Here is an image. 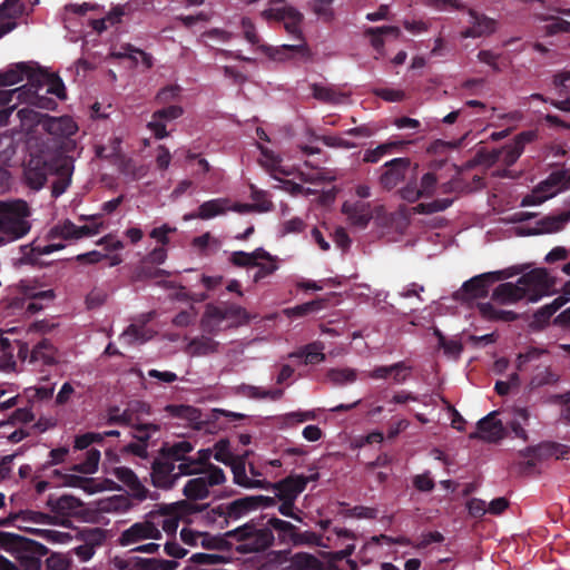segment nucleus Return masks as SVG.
<instances>
[{
    "mask_svg": "<svg viewBox=\"0 0 570 570\" xmlns=\"http://www.w3.org/2000/svg\"><path fill=\"white\" fill-rule=\"evenodd\" d=\"M553 282L546 268H534L523 274L515 284L502 283L492 293V298L501 304L517 303L527 298L531 303L549 295Z\"/></svg>",
    "mask_w": 570,
    "mask_h": 570,
    "instance_id": "1",
    "label": "nucleus"
},
{
    "mask_svg": "<svg viewBox=\"0 0 570 570\" xmlns=\"http://www.w3.org/2000/svg\"><path fill=\"white\" fill-rule=\"evenodd\" d=\"M261 16L268 23L283 22L286 32L299 41L297 45H283L281 47L279 50L285 51L287 57L298 55L306 60L311 58V50L303 37L304 14L301 11L287 4L286 0H268V8L264 9Z\"/></svg>",
    "mask_w": 570,
    "mask_h": 570,
    "instance_id": "2",
    "label": "nucleus"
},
{
    "mask_svg": "<svg viewBox=\"0 0 570 570\" xmlns=\"http://www.w3.org/2000/svg\"><path fill=\"white\" fill-rule=\"evenodd\" d=\"M265 517L250 519L248 522L225 532V535L235 540L239 553H258L269 549L275 541Z\"/></svg>",
    "mask_w": 570,
    "mask_h": 570,
    "instance_id": "3",
    "label": "nucleus"
},
{
    "mask_svg": "<svg viewBox=\"0 0 570 570\" xmlns=\"http://www.w3.org/2000/svg\"><path fill=\"white\" fill-rule=\"evenodd\" d=\"M30 207L22 199L0 200V245L24 237L31 229Z\"/></svg>",
    "mask_w": 570,
    "mask_h": 570,
    "instance_id": "4",
    "label": "nucleus"
},
{
    "mask_svg": "<svg viewBox=\"0 0 570 570\" xmlns=\"http://www.w3.org/2000/svg\"><path fill=\"white\" fill-rule=\"evenodd\" d=\"M63 155L60 149L48 147L31 153L23 168L24 184L33 190H40L46 185L48 177L53 175L58 159H62Z\"/></svg>",
    "mask_w": 570,
    "mask_h": 570,
    "instance_id": "5",
    "label": "nucleus"
},
{
    "mask_svg": "<svg viewBox=\"0 0 570 570\" xmlns=\"http://www.w3.org/2000/svg\"><path fill=\"white\" fill-rule=\"evenodd\" d=\"M546 354L547 351L543 348L530 347L517 356L515 367L519 372H525L529 368L533 370L529 382L530 390L550 385L558 381V375L551 371L550 366L541 362V357Z\"/></svg>",
    "mask_w": 570,
    "mask_h": 570,
    "instance_id": "6",
    "label": "nucleus"
},
{
    "mask_svg": "<svg viewBox=\"0 0 570 570\" xmlns=\"http://www.w3.org/2000/svg\"><path fill=\"white\" fill-rule=\"evenodd\" d=\"M0 548L11 553L20 561V557L35 558L47 556L49 550L42 543L17 533L0 531Z\"/></svg>",
    "mask_w": 570,
    "mask_h": 570,
    "instance_id": "7",
    "label": "nucleus"
},
{
    "mask_svg": "<svg viewBox=\"0 0 570 570\" xmlns=\"http://www.w3.org/2000/svg\"><path fill=\"white\" fill-rule=\"evenodd\" d=\"M48 77L49 72L32 70L28 66V72L24 76L28 80L27 85L12 90L0 91V100L4 104H9L14 96H17V100L21 101L28 95H36V92H40L43 88H47Z\"/></svg>",
    "mask_w": 570,
    "mask_h": 570,
    "instance_id": "8",
    "label": "nucleus"
},
{
    "mask_svg": "<svg viewBox=\"0 0 570 570\" xmlns=\"http://www.w3.org/2000/svg\"><path fill=\"white\" fill-rule=\"evenodd\" d=\"M509 276L504 271L488 272L473 276L463 283L461 294L465 299L484 298L488 296L492 284Z\"/></svg>",
    "mask_w": 570,
    "mask_h": 570,
    "instance_id": "9",
    "label": "nucleus"
},
{
    "mask_svg": "<svg viewBox=\"0 0 570 570\" xmlns=\"http://www.w3.org/2000/svg\"><path fill=\"white\" fill-rule=\"evenodd\" d=\"M150 476L153 485L163 490L173 489L176 481L179 479L176 464L160 454L151 462Z\"/></svg>",
    "mask_w": 570,
    "mask_h": 570,
    "instance_id": "10",
    "label": "nucleus"
},
{
    "mask_svg": "<svg viewBox=\"0 0 570 570\" xmlns=\"http://www.w3.org/2000/svg\"><path fill=\"white\" fill-rule=\"evenodd\" d=\"M411 166L410 158L400 157L386 161L382 167L380 185L385 190H392L405 178Z\"/></svg>",
    "mask_w": 570,
    "mask_h": 570,
    "instance_id": "11",
    "label": "nucleus"
},
{
    "mask_svg": "<svg viewBox=\"0 0 570 570\" xmlns=\"http://www.w3.org/2000/svg\"><path fill=\"white\" fill-rule=\"evenodd\" d=\"M497 416L498 411H492L482 417L476 424L478 431L471 433L470 439H481L491 443L502 440L505 436V429Z\"/></svg>",
    "mask_w": 570,
    "mask_h": 570,
    "instance_id": "12",
    "label": "nucleus"
},
{
    "mask_svg": "<svg viewBox=\"0 0 570 570\" xmlns=\"http://www.w3.org/2000/svg\"><path fill=\"white\" fill-rule=\"evenodd\" d=\"M183 114L184 109L178 105H169L158 109L151 115V120L147 124V128L154 134L156 139H164L169 136L166 122L178 119Z\"/></svg>",
    "mask_w": 570,
    "mask_h": 570,
    "instance_id": "13",
    "label": "nucleus"
},
{
    "mask_svg": "<svg viewBox=\"0 0 570 570\" xmlns=\"http://www.w3.org/2000/svg\"><path fill=\"white\" fill-rule=\"evenodd\" d=\"M161 538V532L157 528V525L149 520H145L142 522H136L130 525L128 529L122 531L119 543L124 547L130 546L132 543L139 542L146 539H155L158 540Z\"/></svg>",
    "mask_w": 570,
    "mask_h": 570,
    "instance_id": "14",
    "label": "nucleus"
},
{
    "mask_svg": "<svg viewBox=\"0 0 570 570\" xmlns=\"http://www.w3.org/2000/svg\"><path fill=\"white\" fill-rule=\"evenodd\" d=\"M268 488L276 491V498L279 500L296 501L297 497L306 489V481L302 474H292L275 483L266 481L264 489Z\"/></svg>",
    "mask_w": 570,
    "mask_h": 570,
    "instance_id": "15",
    "label": "nucleus"
},
{
    "mask_svg": "<svg viewBox=\"0 0 570 570\" xmlns=\"http://www.w3.org/2000/svg\"><path fill=\"white\" fill-rule=\"evenodd\" d=\"M561 448H563V445L547 442L541 443L538 446L525 449V451L521 452V455L525 459V461L521 463V471L523 473H530L541 460L549 456H556L558 459L559 449Z\"/></svg>",
    "mask_w": 570,
    "mask_h": 570,
    "instance_id": "16",
    "label": "nucleus"
},
{
    "mask_svg": "<svg viewBox=\"0 0 570 570\" xmlns=\"http://www.w3.org/2000/svg\"><path fill=\"white\" fill-rule=\"evenodd\" d=\"M412 372V366L407 365L404 361L393 363L391 365H377L368 372L367 376L372 380H386L392 379L394 384L405 383Z\"/></svg>",
    "mask_w": 570,
    "mask_h": 570,
    "instance_id": "17",
    "label": "nucleus"
},
{
    "mask_svg": "<svg viewBox=\"0 0 570 570\" xmlns=\"http://www.w3.org/2000/svg\"><path fill=\"white\" fill-rule=\"evenodd\" d=\"M471 26L461 32L463 38H480L492 35L497 30V21L474 9L468 11Z\"/></svg>",
    "mask_w": 570,
    "mask_h": 570,
    "instance_id": "18",
    "label": "nucleus"
},
{
    "mask_svg": "<svg viewBox=\"0 0 570 570\" xmlns=\"http://www.w3.org/2000/svg\"><path fill=\"white\" fill-rule=\"evenodd\" d=\"M342 213L348 222L356 227L365 228L373 218L371 204L362 200H346L342 205Z\"/></svg>",
    "mask_w": 570,
    "mask_h": 570,
    "instance_id": "19",
    "label": "nucleus"
},
{
    "mask_svg": "<svg viewBox=\"0 0 570 570\" xmlns=\"http://www.w3.org/2000/svg\"><path fill=\"white\" fill-rule=\"evenodd\" d=\"M56 176L51 185V196L58 198L61 196L71 184V176L73 173L72 159L63 155L62 159H58V166L55 167Z\"/></svg>",
    "mask_w": 570,
    "mask_h": 570,
    "instance_id": "20",
    "label": "nucleus"
},
{
    "mask_svg": "<svg viewBox=\"0 0 570 570\" xmlns=\"http://www.w3.org/2000/svg\"><path fill=\"white\" fill-rule=\"evenodd\" d=\"M42 129L53 137L68 138L77 132L78 126L69 116L52 117L46 114Z\"/></svg>",
    "mask_w": 570,
    "mask_h": 570,
    "instance_id": "21",
    "label": "nucleus"
},
{
    "mask_svg": "<svg viewBox=\"0 0 570 570\" xmlns=\"http://www.w3.org/2000/svg\"><path fill=\"white\" fill-rule=\"evenodd\" d=\"M268 527H271V531L274 533L276 531L277 539L282 544L288 543H301V535L297 527L293 523L278 519L276 517H272L266 519Z\"/></svg>",
    "mask_w": 570,
    "mask_h": 570,
    "instance_id": "22",
    "label": "nucleus"
},
{
    "mask_svg": "<svg viewBox=\"0 0 570 570\" xmlns=\"http://www.w3.org/2000/svg\"><path fill=\"white\" fill-rule=\"evenodd\" d=\"M112 474L117 480L128 487L134 498L140 501L147 498L148 490L131 469L127 466H118L114 469Z\"/></svg>",
    "mask_w": 570,
    "mask_h": 570,
    "instance_id": "23",
    "label": "nucleus"
},
{
    "mask_svg": "<svg viewBox=\"0 0 570 570\" xmlns=\"http://www.w3.org/2000/svg\"><path fill=\"white\" fill-rule=\"evenodd\" d=\"M62 248H65V245L62 243H52L42 246L33 242L29 245H24L21 247V262L26 264L36 265L39 263L40 256L49 255Z\"/></svg>",
    "mask_w": 570,
    "mask_h": 570,
    "instance_id": "24",
    "label": "nucleus"
},
{
    "mask_svg": "<svg viewBox=\"0 0 570 570\" xmlns=\"http://www.w3.org/2000/svg\"><path fill=\"white\" fill-rule=\"evenodd\" d=\"M194 449V443L187 440L174 443L165 442L159 449V454L176 464V462L180 463L181 461H185V458L193 452Z\"/></svg>",
    "mask_w": 570,
    "mask_h": 570,
    "instance_id": "25",
    "label": "nucleus"
},
{
    "mask_svg": "<svg viewBox=\"0 0 570 570\" xmlns=\"http://www.w3.org/2000/svg\"><path fill=\"white\" fill-rule=\"evenodd\" d=\"M570 220V210L559 215L546 216L537 222V226L528 232V235L556 233L563 228Z\"/></svg>",
    "mask_w": 570,
    "mask_h": 570,
    "instance_id": "26",
    "label": "nucleus"
},
{
    "mask_svg": "<svg viewBox=\"0 0 570 570\" xmlns=\"http://www.w3.org/2000/svg\"><path fill=\"white\" fill-rule=\"evenodd\" d=\"M234 475V482L246 489H263L265 488V480H254L246 475L245 460L236 458L228 464Z\"/></svg>",
    "mask_w": 570,
    "mask_h": 570,
    "instance_id": "27",
    "label": "nucleus"
},
{
    "mask_svg": "<svg viewBox=\"0 0 570 570\" xmlns=\"http://www.w3.org/2000/svg\"><path fill=\"white\" fill-rule=\"evenodd\" d=\"M209 504H198L194 502L193 500H181L176 503L169 504V505H161L160 512L161 513H174L178 515L180 519H184L186 517L196 514V513H203Z\"/></svg>",
    "mask_w": 570,
    "mask_h": 570,
    "instance_id": "28",
    "label": "nucleus"
},
{
    "mask_svg": "<svg viewBox=\"0 0 570 570\" xmlns=\"http://www.w3.org/2000/svg\"><path fill=\"white\" fill-rule=\"evenodd\" d=\"M272 255L262 247L252 253L237 250L229 256V262L236 267H253L259 259H271Z\"/></svg>",
    "mask_w": 570,
    "mask_h": 570,
    "instance_id": "29",
    "label": "nucleus"
},
{
    "mask_svg": "<svg viewBox=\"0 0 570 570\" xmlns=\"http://www.w3.org/2000/svg\"><path fill=\"white\" fill-rule=\"evenodd\" d=\"M324 344L320 341L312 342L296 352L289 354V357L303 358L304 364L314 365L325 361V354L323 353Z\"/></svg>",
    "mask_w": 570,
    "mask_h": 570,
    "instance_id": "30",
    "label": "nucleus"
},
{
    "mask_svg": "<svg viewBox=\"0 0 570 570\" xmlns=\"http://www.w3.org/2000/svg\"><path fill=\"white\" fill-rule=\"evenodd\" d=\"M23 294L29 301L24 308L26 312L33 315L43 309L42 301H51L55 297L52 289L38 291L32 287H26Z\"/></svg>",
    "mask_w": 570,
    "mask_h": 570,
    "instance_id": "31",
    "label": "nucleus"
},
{
    "mask_svg": "<svg viewBox=\"0 0 570 570\" xmlns=\"http://www.w3.org/2000/svg\"><path fill=\"white\" fill-rule=\"evenodd\" d=\"M229 200L227 198H215L204 202L198 207V212L193 217L206 220L226 213Z\"/></svg>",
    "mask_w": 570,
    "mask_h": 570,
    "instance_id": "32",
    "label": "nucleus"
},
{
    "mask_svg": "<svg viewBox=\"0 0 570 570\" xmlns=\"http://www.w3.org/2000/svg\"><path fill=\"white\" fill-rule=\"evenodd\" d=\"M164 410L169 416L184 420L190 424H197L200 420V411L191 405L168 404Z\"/></svg>",
    "mask_w": 570,
    "mask_h": 570,
    "instance_id": "33",
    "label": "nucleus"
},
{
    "mask_svg": "<svg viewBox=\"0 0 570 570\" xmlns=\"http://www.w3.org/2000/svg\"><path fill=\"white\" fill-rule=\"evenodd\" d=\"M557 188L558 191L567 190L570 188V171L567 169L553 170L546 180L539 185L542 191H550Z\"/></svg>",
    "mask_w": 570,
    "mask_h": 570,
    "instance_id": "34",
    "label": "nucleus"
},
{
    "mask_svg": "<svg viewBox=\"0 0 570 570\" xmlns=\"http://www.w3.org/2000/svg\"><path fill=\"white\" fill-rule=\"evenodd\" d=\"M137 421H138V419H135L132 416L131 412H129L128 405L125 410H121L117 405H112L107 409L106 422H105L106 425H119V426L132 428Z\"/></svg>",
    "mask_w": 570,
    "mask_h": 570,
    "instance_id": "35",
    "label": "nucleus"
},
{
    "mask_svg": "<svg viewBox=\"0 0 570 570\" xmlns=\"http://www.w3.org/2000/svg\"><path fill=\"white\" fill-rule=\"evenodd\" d=\"M218 342L208 336H199L193 338L187 347L186 352L191 356H204L217 352Z\"/></svg>",
    "mask_w": 570,
    "mask_h": 570,
    "instance_id": "36",
    "label": "nucleus"
},
{
    "mask_svg": "<svg viewBox=\"0 0 570 570\" xmlns=\"http://www.w3.org/2000/svg\"><path fill=\"white\" fill-rule=\"evenodd\" d=\"M252 511L255 510L253 507V499H249V495L226 503V513L229 524L230 522L239 520Z\"/></svg>",
    "mask_w": 570,
    "mask_h": 570,
    "instance_id": "37",
    "label": "nucleus"
},
{
    "mask_svg": "<svg viewBox=\"0 0 570 570\" xmlns=\"http://www.w3.org/2000/svg\"><path fill=\"white\" fill-rule=\"evenodd\" d=\"M326 299L316 298L311 302L296 305L294 307H287L283 309V314L288 318H301L313 313H317L325 307Z\"/></svg>",
    "mask_w": 570,
    "mask_h": 570,
    "instance_id": "38",
    "label": "nucleus"
},
{
    "mask_svg": "<svg viewBox=\"0 0 570 570\" xmlns=\"http://www.w3.org/2000/svg\"><path fill=\"white\" fill-rule=\"evenodd\" d=\"M385 35H393L397 37L400 35V29L393 26H384V27H370L365 29L364 36L368 37L371 40L372 47L379 52L382 53L384 48V39Z\"/></svg>",
    "mask_w": 570,
    "mask_h": 570,
    "instance_id": "39",
    "label": "nucleus"
},
{
    "mask_svg": "<svg viewBox=\"0 0 570 570\" xmlns=\"http://www.w3.org/2000/svg\"><path fill=\"white\" fill-rule=\"evenodd\" d=\"M41 361L45 365H51L56 362V348L48 338L38 342L30 355V362Z\"/></svg>",
    "mask_w": 570,
    "mask_h": 570,
    "instance_id": "40",
    "label": "nucleus"
},
{
    "mask_svg": "<svg viewBox=\"0 0 570 570\" xmlns=\"http://www.w3.org/2000/svg\"><path fill=\"white\" fill-rule=\"evenodd\" d=\"M261 570H291V551H271L267 553Z\"/></svg>",
    "mask_w": 570,
    "mask_h": 570,
    "instance_id": "41",
    "label": "nucleus"
},
{
    "mask_svg": "<svg viewBox=\"0 0 570 570\" xmlns=\"http://www.w3.org/2000/svg\"><path fill=\"white\" fill-rule=\"evenodd\" d=\"M291 570H325L323 562L307 552L291 554Z\"/></svg>",
    "mask_w": 570,
    "mask_h": 570,
    "instance_id": "42",
    "label": "nucleus"
},
{
    "mask_svg": "<svg viewBox=\"0 0 570 570\" xmlns=\"http://www.w3.org/2000/svg\"><path fill=\"white\" fill-rule=\"evenodd\" d=\"M48 505L50 507V510L55 513L69 514L76 511L81 505V501L68 494L61 495L59 498L50 495L48 500Z\"/></svg>",
    "mask_w": 570,
    "mask_h": 570,
    "instance_id": "43",
    "label": "nucleus"
},
{
    "mask_svg": "<svg viewBox=\"0 0 570 570\" xmlns=\"http://www.w3.org/2000/svg\"><path fill=\"white\" fill-rule=\"evenodd\" d=\"M183 492L188 500L197 501L206 499L209 495V487L206 483V478L199 476L188 480Z\"/></svg>",
    "mask_w": 570,
    "mask_h": 570,
    "instance_id": "44",
    "label": "nucleus"
},
{
    "mask_svg": "<svg viewBox=\"0 0 570 570\" xmlns=\"http://www.w3.org/2000/svg\"><path fill=\"white\" fill-rule=\"evenodd\" d=\"M27 72L28 65L26 62L11 65L7 70L0 71V86H13L22 81Z\"/></svg>",
    "mask_w": 570,
    "mask_h": 570,
    "instance_id": "45",
    "label": "nucleus"
},
{
    "mask_svg": "<svg viewBox=\"0 0 570 570\" xmlns=\"http://www.w3.org/2000/svg\"><path fill=\"white\" fill-rule=\"evenodd\" d=\"M481 315L489 321L513 322L519 315L513 311L499 309L491 303H483L479 306Z\"/></svg>",
    "mask_w": 570,
    "mask_h": 570,
    "instance_id": "46",
    "label": "nucleus"
},
{
    "mask_svg": "<svg viewBox=\"0 0 570 570\" xmlns=\"http://www.w3.org/2000/svg\"><path fill=\"white\" fill-rule=\"evenodd\" d=\"M204 519L208 525L215 527L219 530L228 528V518L226 513V504H218L213 508H207L204 511Z\"/></svg>",
    "mask_w": 570,
    "mask_h": 570,
    "instance_id": "47",
    "label": "nucleus"
},
{
    "mask_svg": "<svg viewBox=\"0 0 570 570\" xmlns=\"http://www.w3.org/2000/svg\"><path fill=\"white\" fill-rule=\"evenodd\" d=\"M99 461L100 451L94 448L89 449L86 453V459L80 463L73 464L70 471L82 474H94L98 470Z\"/></svg>",
    "mask_w": 570,
    "mask_h": 570,
    "instance_id": "48",
    "label": "nucleus"
},
{
    "mask_svg": "<svg viewBox=\"0 0 570 570\" xmlns=\"http://www.w3.org/2000/svg\"><path fill=\"white\" fill-rule=\"evenodd\" d=\"M523 151L520 149V147H517V145L511 141L507 145H504L501 149L494 150L492 153V158L495 161H500L505 166H512L521 156Z\"/></svg>",
    "mask_w": 570,
    "mask_h": 570,
    "instance_id": "49",
    "label": "nucleus"
},
{
    "mask_svg": "<svg viewBox=\"0 0 570 570\" xmlns=\"http://www.w3.org/2000/svg\"><path fill=\"white\" fill-rule=\"evenodd\" d=\"M104 539L102 530L101 529H95L91 532V542H86L83 544H80L73 549L75 554L81 560V561H88L92 558L95 554V546L100 544L101 540Z\"/></svg>",
    "mask_w": 570,
    "mask_h": 570,
    "instance_id": "50",
    "label": "nucleus"
},
{
    "mask_svg": "<svg viewBox=\"0 0 570 570\" xmlns=\"http://www.w3.org/2000/svg\"><path fill=\"white\" fill-rule=\"evenodd\" d=\"M155 265L156 264L147 263L146 259L142 258L135 271L136 279L137 281L154 279V278H159V277L169 275V273L167 271L158 268Z\"/></svg>",
    "mask_w": 570,
    "mask_h": 570,
    "instance_id": "51",
    "label": "nucleus"
},
{
    "mask_svg": "<svg viewBox=\"0 0 570 570\" xmlns=\"http://www.w3.org/2000/svg\"><path fill=\"white\" fill-rule=\"evenodd\" d=\"M334 0H313L309 4L313 13L323 22H332L335 18Z\"/></svg>",
    "mask_w": 570,
    "mask_h": 570,
    "instance_id": "52",
    "label": "nucleus"
},
{
    "mask_svg": "<svg viewBox=\"0 0 570 570\" xmlns=\"http://www.w3.org/2000/svg\"><path fill=\"white\" fill-rule=\"evenodd\" d=\"M313 97L325 104H340L343 95L338 94L332 87L322 86L318 83L312 85Z\"/></svg>",
    "mask_w": 570,
    "mask_h": 570,
    "instance_id": "53",
    "label": "nucleus"
},
{
    "mask_svg": "<svg viewBox=\"0 0 570 570\" xmlns=\"http://www.w3.org/2000/svg\"><path fill=\"white\" fill-rule=\"evenodd\" d=\"M132 429V438L138 442L148 445V441L151 439L153 434L159 432V425L154 423H145V422H136Z\"/></svg>",
    "mask_w": 570,
    "mask_h": 570,
    "instance_id": "54",
    "label": "nucleus"
},
{
    "mask_svg": "<svg viewBox=\"0 0 570 570\" xmlns=\"http://www.w3.org/2000/svg\"><path fill=\"white\" fill-rule=\"evenodd\" d=\"M48 237L50 239L62 238V239H77V225H75L71 220L66 219L65 222L57 224L53 226Z\"/></svg>",
    "mask_w": 570,
    "mask_h": 570,
    "instance_id": "55",
    "label": "nucleus"
},
{
    "mask_svg": "<svg viewBox=\"0 0 570 570\" xmlns=\"http://www.w3.org/2000/svg\"><path fill=\"white\" fill-rule=\"evenodd\" d=\"M17 117L20 119L22 128L31 129L33 126L38 125L42 127V120L46 114H41L31 108H22L17 111Z\"/></svg>",
    "mask_w": 570,
    "mask_h": 570,
    "instance_id": "56",
    "label": "nucleus"
},
{
    "mask_svg": "<svg viewBox=\"0 0 570 570\" xmlns=\"http://www.w3.org/2000/svg\"><path fill=\"white\" fill-rule=\"evenodd\" d=\"M452 203L453 200L449 198L435 199L431 203H420L413 210L416 214L431 215L448 209Z\"/></svg>",
    "mask_w": 570,
    "mask_h": 570,
    "instance_id": "57",
    "label": "nucleus"
},
{
    "mask_svg": "<svg viewBox=\"0 0 570 570\" xmlns=\"http://www.w3.org/2000/svg\"><path fill=\"white\" fill-rule=\"evenodd\" d=\"M514 420L511 421L510 428L514 433L515 438L527 440L528 435L522 426V423H527L529 420V411L525 407H518L514 410Z\"/></svg>",
    "mask_w": 570,
    "mask_h": 570,
    "instance_id": "58",
    "label": "nucleus"
},
{
    "mask_svg": "<svg viewBox=\"0 0 570 570\" xmlns=\"http://www.w3.org/2000/svg\"><path fill=\"white\" fill-rule=\"evenodd\" d=\"M62 483L67 487L80 488L86 492L94 493L98 489L94 488V479L76 475V474H61Z\"/></svg>",
    "mask_w": 570,
    "mask_h": 570,
    "instance_id": "59",
    "label": "nucleus"
},
{
    "mask_svg": "<svg viewBox=\"0 0 570 570\" xmlns=\"http://www.w3.org/2000/svg\"><path fill=\"white\" fill-rule=\"evenodd\" d=\"M328 380L336 384L353 383L356 380V372L352 368H332L327 372Z\"/></svg>",
    "mask_w": 570,
    "mask_h": 570,
    "instance_id": "60",
    "label": "nucleus"
},
{
    "mask_svg": "<svg viewBox=\"0 0 570 570\" xmlns=\"http://www.w3.org/2000/svg\"><path fill=\"white\" fill-rule=\"evenodd\" d=\"M228 439H220L214 445V459L225 465L229 464L236 456L229 450Z\"/></svg>",
    "mask_w": 570,
    "mask_h": 570,
    "instance_id": "61",
    "label": "nucleus"
},
{
    "mask_svg": "<svg viewBox=\"0 0 570 570\" xmlns=\"http://www.w3.org/2000/svg\"><path fill=\"white\" fill-rule=\"evenodd\" d=\"M554 314L551 307L547 304L540 307L534 314L530 322V327L534 331L543 330L550 322L551 316Z\"/></svg>",
    "mask_w": 570,
    "mask_h": 570,
    "instance_id": "62",
    "label": "nucleus"
},
{
    "mask_svg": "<svg viewBox=\"0 0 570 570\" xmlns=\"http://www.w3.org/2000/svg\"><path fill=\"white\" fill-rule=\"evenodd\" d=\"M177 466V475H191V474H199L204 473L203 466L199 464L196 458H191L187 455L185 458V461H181Z\"/></svg>",
    "mask_w": 570,
    "mask_h": 570,
    "instance_id": "63",
    "label": "nucleus"
},
{
    "mask_svg": "<svg viewBox=\"0 0 570 570\" xmlns=\"http://www.w3.org/2000/svg\"><path fill=\"white\" fill-rule=\"evenodd\" d=\"M181 92V88L178 85H169L164 87L156 95V102L159 105H167L176 101Z\"/></svg>",
    "mask_w": 570,
    "mask_h": 570,
    "instance_id": "64",
    "label": "nucleus"
}]
</instances>
